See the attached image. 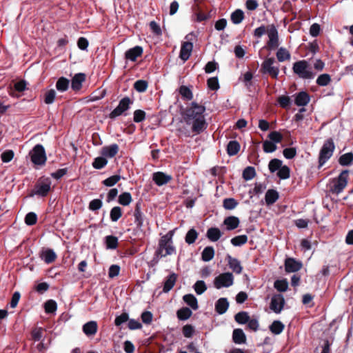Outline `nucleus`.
Masks as SVG:
<instances>
[{
	"label": "nucleus",
	"instance_id": "f257e3e1",
	"mask_svg": "<svg viewBox=\"0 0 353 353\" xmlns=\"http://www.w3.org/2000/svg\"><path fill=\"white\" fill-rule=\"evenodd\" d=\"M205 108L196 102H192L182 113L183 118L188 125L192 126V132L194 134H200L207 128L204 112Z\"/></svg>",
	"mask_w": 353,
	"mask_h": 353
},
{
	"label": "nucleus",
	"instance_id": "f03ea898",
	"mask_svg": "<svg viewBox=\"0 0 353 353\" xmlns=\"http://www.w3.org/2000/svg\"><path fill=\"white\" fill-rule=\"evenodd\" d=\"M174 230H170L166 234L161 237L159 241L158 248L155 252V256L158 258L165 257L176 254V248L173 244L172 238Z\"/></svg>",
	"mask_w": 353,
	"mask_h": 353
},
{
	"label": "nucleus",
	"instance_id": "7ed1b4c3",
	"mask_svg": "<svg viewBox=\"0 0 353 353\" xmlns=\"http://www.w3.org/2000/svg\"><path fill=\"white\" fill-rule=\"evenodd\" d=\"M292 70L294 73L303 79H312L316 74L312 72V67L305 60H301L294 63Z\"/></svg>",
	"mask_w": 353,
	"mask_h": 353
},
{
	"label": "nucleus",
	"instance_id": "20e7f679",
	"mask_svg": "<svg viewBox=\"0 0 353 353\" xmlns=\"http://www.w3.org/2000/svg\"><path fill=\"white\" fill-rule=\"evenodd\" d=\"M335 145L332 138L327 139L321 147L319 155V165L321 168L333 155Z\"/></svg>",
	"mask_w": 353,
	"mask_h": 353
},
{
	"label": "nucleus",
	"instance_id": "39448f33",
	"mask_svg": "<svg viewBox=\"0 0 353 353\" xmlns=\"http://www.w3.org/2000/svg\"><path fill=\"white\" fill-rule=\"evenodd\" d=\"M133 104V100L128 97H125L121 99L118 105L109 114L108 117L110 119H115L117 117L121 115H127L126 111H128L131 105Z\"/></svg>",
	"mask_w": 353,
	"mask_h": 353
},
{
	"label": "nucleus",
	"instance_id": "423d86ee",
	"mask_svg": "<svg viewBox=\"0 0 353 353\" xmlns=\"http://www.w3.org/2000/svg\"><path fill=\"white\" fill-rule=\"evenodd\" d=\"M275 62L274 57L265 58L261 63L260 72L262 74H269L272 79H276L279 74V68L274 65Z\"/></svg>",
	"mask_w": 353,
	"mask_h": 353
},
{
	"label": "nucleus",
	"instance_id": "0eeeda50",
	"mask_svg": "<svg viewBox=\"0 0 353 353\" xmlns=\"http://www.w3.org/2000/svg\"><path fill=\"white\" fill-rule=\"evenodd\" d=\"M51 180L48 177H40L34 185L31 196H46L51 189Z\"/></svg>",
	"mask_w": 353,
	"mask_h": 353
},
{
	"label": "nucleus",
	"instance_id": "6e6552de",
	"mask_svg": "<svg viewBox=\"0 0 353 353\" xmlns=\"http://www.w3.org/2000/svg\"><path fill=\"white\" fill-rule=\"evenodd\" d=\"M348 175L349 170H343L337 178L332 180L333 185L331 187L330 191L336 194L342 192L347 185Z\"/></svg>",
	"mask_w": 353,
	"mask_h": 353
},
{
	"label": "nucleus",
	"instance_id": "1a4fd4ad",
	"mask_svg": "<svg viewBox=\"0 0 353 353\" xmlns=\"http://www.w3.org/2000/svg\"><path fill=\"white\" fill-rule=\"evenodd\" d=\"M31 161L37 165H45L47 157L43 146L41 144H37L29 153Z\"/></svg>",
	"mask_w": 353,
	"mask_h": 353
},
{
	"label": "nucleus",
	"instance_id": "9d476101",
	"mask_svg": "<svg viewBox=\"0 0 353 353\" xmlns=\"http://www.w3.org/2000/svg\"><path fill=\"white\" fill-rule=\"evenodd\" d=\"M234 276L231 272L221 273L214 280V285L216 289L228 288L233 285Z\"/></svg>",
	"mask_w": 353,
	"mask_h": 353
},
{
	"label": "nucleus",
	"instance_id": "9b49d317",
	"mask_svg": "<svg viewBox=\"0 0 353 353\" xmlns=\"http://www.w3.org/2000/svg\"><path fill=\"white\" fill-rule=\"evenodd\" d=\"M268 36L269 40L266 43V48L270 50L276 49L279 46V41L278 31L274 25L268 26Z\"/></svg>",
	"mask_w": 353,
	"mask_h": 353
},
{
	"label": "nucleus",
	"instance_id": "f8f14e48",
	"mask_svg": "<svg viewBox=\"0 0 353 353\" xmlns=\"http://www.w3.org/2000/svg\"><path fill=\"white\" fill-rule=\"evenodd\" d=\"M285 305V299L282 294L273 295L270 304V308L276 314H279Z\"/></svg>",
	"mask_w": 353,
	"mask_h": 353
},
{
	"label": "nucleus",
	"instance_id": "ddd939ff",
	"mask_svg": "<svg viewBox=\"0 0 353 353\" xmlns=\"http://www.w3.org/2000/svg\"><path fill=\"white\" fill-rule=\"evenodd\" d=\"M142 202L138 201L134 207L133 216L134 217V223L138 229H141L143 225L145 215L141 210Z\"/></svg>",
	"mask_w": 353,
	"mask_h": 353
},
{
	"label": "nucleus",
	"instance_id": "4468645a",
	"mask_svg": "<svg viewBox=\"0 0 353 353\" xmlns=\"http://www.w3.org/2000/svg\"><path fill=\"white\" fill-rule=\"evenodd\" d=\"M152 180L158 186H162L170 183L172 176L163 172H156L152 174Z\"/></svg>",
	"mask_w": 353,
	"mask_h": 353
},
{
	"label": "nucleus",
	"instance_id": "2eb2a0df",
	"mask_svg": "<svg viewBox=\"0 0 353 353\" xmlns=\"http://www.w3.org/2000/svg\"><path fill=\"white\" fill-rule=\"evenodd\" d=\"M86 74L83 72L77 73L71 80V88L74 92H78L82 88V84L85 81Z\"/></svg>",
	"mask_w": 353,
	"mask_h": 353
},
{
	"label": "nucleus",
	"instance_id": "dca6fc26",
	"mask_svg": "<svg viewBox=\"0 0 353 353\" xmlns=\"http://www.w3.org/2000/svg\"><path fill=\"white\" fill-rule=\"evenodd\" d=\"M285 270L286 272H296L300 270L303 266L301 261L294 258H287L285 260Z\"/></svg>",
	"mask_w": 353,
	"mask_h": 353
},
{
	"label": "nucleus",
	"instance_id": "f3484780",
	"mask_svg": "<svg viewBox=\"0 0 353 353\" xmlns=\"http://www.w3.org/2000/svg\"><path fill=\"white\" fill-rule=\"evenodd\" d=\"M193 49V44L190 41H184L181 44L179 53V58L183 61H186L190 57Z\"/></svg>",
	"mask_w": 353,
	"mask_h": 353
},
{
	"label": "nucleus",
	"instance_id": "a211bd4d",
	"mask_svg": "<svg viewBox=\"0 0 353 353\" xmlns=\"http://www.w3.org/2000/svg\"><path fill=\"white\" fill-rule=\"evenodd\" d=\"M119 150V147L117 143L104 146L101 148V154L106 159L107 158L114 157Z\"/></svg>",
	"mask_w": 353,
	"mask_h": 353
},
{
	"label": "nucleus",
	"instance_id": "6ab92c4d",
	"mask_svg": "<svg viewBox=\"0 0 353 353\" xmlns=\"http://www.w3.org/2000/svg\"><path fill=\"white\" fill-rule=\"evenodd\" d=\"M225 259L228 261L229 268L234 273L239 274L242 272L243 267L241 265V262L237 259L231 256L230 254H228Z\"/></svg>",
	"mask_w": 353,
	"mask_h": 353
},
{
	"label": "nucleus",
	"instance_id": "aec40b11",
	"mask_svg": "<svg viewBox=\"0 0 353 353\" xmlns=\"http://www.w3.org/2000/svg\"><path fill=\"white\" fill-rule=\"evenodd\" d=\"M143 51L141 46H137L125 52V58L128 60L135 61L138 57L142 55Z\"/></svg>",
	"mask_w": 353,
	"mask_h": 353
},
{
	"label": "nucleus",
	"instance_id": "412c9836",
	"mask_svg": "<svg viewBox=\"0 0 353 353\" xmlns=\"http://www.w3.org/2000/svg\"><path fill=\"white\" fill-rule=\"evenodd\" d=\"M40 257L46 263L50 264L57 259V256L53 250L48 248L41 252Z\"/></svg>",
	"mask_w": 353,
	"mask_h": 353
},
{
	"label": "nucleus",
	"instance_id": "4be33fe9",
	"mask_svg": "<svg viewBox=\"0 0 353 353\" xmlns=\"http://www.w3.org/2000/svg\"><path fill=\"white\" fill-rule=\"evenodd\" d=\"M82 330L86 336H94L97 332L98 324L95 321H88L83 325Z\"/></svg>",
	"mask_w": 353,
	"mask_h": 353
},
{
	"label": "nucleus",
	"instance_id": "5701e85b",
	"mask_svg": "<svg viewBox=\"0 0 353 353\" xmlns=\"http://www.w3.org/2000/svg\"><path fill=\"white\" fill-rule=\"evenodd\" d=\"M310 101V94L307 92L302 91L296 94L294 103L297 106H305L309 103Z\"/></svg>",
	"mask_w": 353,
	"mask_h": 353
},
{
	"label": "nucleus",
	"instance_id": "b1692460",
	"mask_svg": "<svg viewBox=\"0 0 353 353\" xmlns=\"http://www.w3.org/2000/svg\"><path fill=\"white\" fill-rule=\"evenodd\" d=\"M177 279V275L175 273L170 274L168 276L165 278V281L163 287V292L165 293H168L170 292L172 288L174 287Z\"/></svg>",
	"mask_w": 353,
	"mask_h": 353
},
{
	"label": "nucleus",
	"instance_id": "393cba45",
	"mask_svg": "<svg viewBox=\"0 0 353 353\" xmlns=\"http://www.w3.org/2000/svg\"><path fill=\"white\" fill-rule=\"evenodd\" d=\"M229 307V302L226 298H220L215 303V311L223 314L226 312Z\"/></svg>",
	"mask_w": 353,
	"mask_h": 353
},
{
	"label": "nucleus",
	"instance_id": "a878e982",
	"mask_svg": "<svg viewBox=\"0 0 353 353\" xmlns=\"http://www.w3.org/2000/svg\"><path fill=\"white\" fill-rule=\"evenodd\" d=\"M223 223L226 225L228 230H233L239 227L240 221L238 217L230 216L224 219Z\"/></svg>",
	"mask_w": 353,
	"mask_h": 353
},
{
	"label": "nucleus",
	"instance_id": "bb28decb",
	"mask_svg": "<svg viewBox=\"0 0 353 353\" xmlns=\"http://www.w3.org/2000/svg\"><path fill=\"white\" fill-rule=\"evenodd\" d=\"M232 340L236 344H243L246 342V336L243 330L236 328L233 330Z\"/></svg>",
	"mask_w": 353,
	"mask_h": 353
},
{
	"label": "nucleus",
	"instance_id": "cd10ccee",
	"mask_svg": "<svg viewBox=\"0 0 353 353\" xmlns=\"http://www.w3.org/2000/svg\"><path fill=\"white\" fill-rule=\"evenodd\" d=\"M221 236L222 232L218 228L212 227L207 230L206 236L210 241L216 242Z\"/></svg>",
	"mask_w": 353,
	"mask_h": 353
},
{
	"label": "nucleus",
	"instance_id": "c85d7f7f",
	"mask_svg": "<svg viewBox=\"0 0 353 353\" xmlns=\"http://www.w3.org/2000/svg\"><path fill=\"white\" fill-rule=\"evenodd\" d=\"M339 163L342 166H350L353 164V152H350L342 154L338 159Z\"/></svg>",
	"mask_w": 353,
	"mask_h": 353
},
{
	"label": "nucleus",
	"instance_id": "c756f323",
	"mask_svg": "<svg viewBox=\"0 0 353 353\" xmlns=\"http://www.w3.org/2000/svg\"><path fill=\"white\" fill-rule=\"evenodd\" d=\"M69 85L70 80L64 77L59 78L55 85L56 89L61 92L67 91L69 88Z\"/></svg>",
	"mask_w": 353,
	"mask_h": 353
},
{
	"label": "nucleus",
	"instance_id": "7c9ffc66",
	"mask_svg": "<svg viewBox=\"0 0 353 353\" xmlns=\"http://www.w3.org/2000/svg\"><path fill=\"white\" fill-rule=\"evenodd\" d=\"M241 148L239 143L236 141H230L227 145V153L229 156L238 154Z\"/></svg>",
	"mask_w": 353,
	"mask_h": 353
},
{
	"label": "nucleus",
	"instance_id": "2f4dec72",
	"mask_svg": "<svg viewBox=\"0 0 353 353\" xmlns=\"http://www.w3.org/2000/svg\"><path fill=\"white\" fill-rule=\"evenodd\" d=\"M279 196V193L276 190L273 189L268 190L265 196V202L268 205H272L278 200Z\"/></svg>",
	"mask_w": 353,
	"mask_h": 353
},
{
	"label": "nucleus",
	"instance_id": "473e14b6",
	"mask_svg": "<svg viewBox=\"0 0 353 353\" xmlns=\"http://www.w3.org/2000/svg\"><path fill=\"white\" fill-rule=\"evenodd\" d=\"M183 300L192 309L196 310L199 308L198 301L196 298L192 294H188L183 296Z\"/></svg>",
	"mask_w": 353,
	"mask_h": 353
},
{
	"label": "nucleus",
	"instance_id": "72a5a7b5",
	"mask_svg": "<svg viewBox=\"0 0 353 353\" xmlns=\"http://www.w3.org/2000/svg\"><path fill=\"white\" fill-rule=\"evenodd\" d=\"M215 254L214 249L212 246L205 247L201 253V259L203 261L208 262L211 261Z\"/></svg>",
	"mask_w": 353,
	"mask_h": 353
},
{
	"label": "nucleus",
	"instance_id": "f704fd0d",
	"mask_svg": "<svg viewBox=\"0 0 353 353\" xmlns=\"http://www.w3.org/2000/svg\"><path fill=\"white\" fill-rule=\"evenodd\" d=\"M105 244L107 249L115 250L119 245L118 238L113 235L106 236L105 237Z\"/></svg>",
	"mask_w": 353,
	"mask_h": 353
},
{
	"label": "nucleus",
	"instance_id": "c9c22d12",
	"mask_svg": "<svg viewBox=\"0 0 353 353\" xmlns=\"http://www.w3.org/2000/svg\"><path fill=\"white\" fill-rule=\"evenodd\" d=\"M192 314V310L187 307H181L176 312V316L180 321H185L188 319Z\"/></svg>",
	"mask_w": 353,
	"mask_h": 353
},
{
	"label": "nucleus",
	"instance_id": "e433bc0d",
	"mask_svg": "<svg viewBox=\"0 0 353 353\" xmlns=\"http://www.w3.org/2000/svg\"><path fill=\"white\" fill-rule=\"evenodd\" d=\"M270 330L274 334H280L284 330L285 325L280 321H274L269 327Z\"/></svg>",
	"mask_w": 353,
	"mask_h": 353
},
{
	"label": "nucleus",
	"instance_id": "4c0bfd02",
	"mask_svg": "<svg viewBox=\"0 0 353 353\" xmlns=\"http://www.w3.org/2000/svg\"><path fill=\"white\" fill-rule=\"evenodd\" d=\"M244 12L240 9H237L235 11H234L230 16L231 21L234 24L241 23L242 21L244 19Z\"/></svg>",
	"mask_w": 353,
	"mask_h": 353
},
{
	"label": "nucleus",
	"instance_id": "58836bf2",
	"mask_svg": "<svg viewBox=\"0 0 353 353\" xmlns=\"http://www.w3.org/2000/svg\"><path fill=\"white\" fill-rule=\"evenodd\" d=\"M132 201V197L130 192H125L121 193L118 198V202L120 205L127 206Z\"/></svg>",
	"mask_w": 353,
	"mask_h": 353
},
{
	"label": "nucleus",
	"instance_id": "ea45409f",
	"mask_svg": "<svg viewBox=\"0 0 353 353\" xmlns=\"http://www.w3.org/2000/svg\"><path fill=\"white\" fill-rule=\"evenodd\" d=\"M123 215V211L121 207L114 206L110 212V218L112 221L117 222Z\"/></svg>",
	"mask_w": 353,
	"mask_h": 353
},
{
	"label": "nucleus",
	"instance_id": "a19ab883",
	"mask_svg": "<svg viewBox=\"0 0 353 353\" xmlns=\"http://www.w3.org/2000/svg\"><path fill=\"white\" fill-rule=\"evenodd\" d=\"M290 53L285 48L281 47L276 52V58L280 62L290 60Z\"/></svg>",
	"mask_w": 353,
	"mask_h": 353
},
{
	"label": "nucleus",
	"instance_id": "79ce46f5",
	"mask_svg": "<svg viewBox=\"0 0 353 353\" xmlns=\"http://www.w3.org/2000/svg\"><path fill=\"white\" fill-rule=\"evenodd\" d=\"M108 164V160L103 157L95 158L92 163L94 168L100 170L103 168Z\"/></svg>",
	"mask_w": 353,
	"mask_h": 353
},
{
	"label": "nucleus",
	"instance_id": "37998d69",
	"mask_svg": "<svg viewBox=\"0 0 353 353\" xmlns=\"http://www.w3.org/2000/svg\"><path fill=\"white\" fill-rule=\"evenodd\" d=\"M197 237H198V232H196V230L194 228H191L186 233V235L185 237V241L188 244L190 245L195 242Z\"/></svg>",
	"mask_w": 353,
	"mask_h": 353
},
{
	"label": "nucleus",
	"instance_id": "c03bdc74",
	"mask_svg": "<svg viewBox=\"0 0 353 353\" xmlns=\"http://www.w3.org/2000/svg\"><path fill=\"white\" fill-rule=\"evenodd\" d=\"M256 171L254 167L248 166L243 171L242 176L244 180L249 181L252 179L256 176Z\"/></svg>",
	"mask_w": 353,
	"mask_h": 353
},
{
	"label": "nucleus",
	"instance_id": "a18cd8bd",
	"mask_svg": "<svg viewBox=\"0 0 353 353\" xmlns=\"http://www.w3.org/2000/svg\"><path fill=\"white\" fill-rule=\"evenodd\" d=\"M121 179L119 174L112 175L102 181V184L107 187H112L117 184Z\"/></svg>",
	"mask_w": 353,
	"mask_h": 353
},
{
	"label": "nucleus",
	"instance_id": "49530a36",
	"mask_svg": "<svg viewBox=\"0 0 353 353\" xmlns=\"http://www.w3.org/2000/svg\"><path fill=\"white\" fill-rule=\"evenodd\" d=\"M250 316L247 312H239L234 316L235 321L239 324H245L249 321Z\"/></svg>",
	"mask_w": 353,
	"mask_h": 353
},
{
	"label": "nucleus",
	"instance_id": "de8ad7c7",
	"mask_svg": "<svg viewBox=\"0 0 353 353\" xmlns=\"http://www.w3.org/2000/svg\"><path fill=\"white\" fill-rule=\"evenodd\" d=\"M45 312L48 314H52L57 311V304L55 301L52 299L48 300L44 303Z\"/></svg>",
	"mask_w": 353,
	"mask_h": 353
},
{
	"label": "nucleus",
	"instance_id": "09e8293b",
	"mask_svg": "<svg viewBox=\"0 0 353 353\" xmlns=\"http://www.w3.org/2000/svg\"><path fill=\"white\" fill-rule=\"evenodd\" d=\"M248 241V236L245 234L239 235L233 237L230 242L234 246H241Z\"/></svg>",
	"mask_w": 353,
	"mask_h": 353
},
{
	"label": "nucleus",
	"instance_id": "8fccbe9b",
	"mask_svg": "<svg viewBox=\"0 0 353 353\" xmlns=\"http://www.w3.org/2000/svg\"><path fill=\"white\" fill-rule=\"evenodd\" d=\"M283 162L281 160L278 159H272L268 164V168L270 172L273 173L279 170L283 166Z\"/></svg>",
	"mask_w": 353,
	"mask_h": 353
},
{
	"label": "nucleus",
	"instance_id": "3c124183",
	"mask_svg": "<svg viewBox=\"0 0 353 353\" xmlns=\"http://www.w3.org/2000/svg\"><path fill=\"white\" fill-rule=\"evenodd\" d=\"M148 87V83L145 80H137L134 83V88L139 92H144Z\"/></svg>",
	"mask_w": 353,
	"mask_h": 353
},
{
	"label": "nucleus",
	"instance_id": "603ef678",
	"mask_svg": "<svg viewBox=\"0 0 353 353\" xmlns=\"http://www.w3.org/2000/svg\"><path fill=\"white\" fill-rule=\"evenodd\" d=\"M316 84L320 86H326L331 82V77L328 74H322L316 79Z\"/></svg>",
	"mask_w": 353,
	"mask_h": 353
},
{
	"label": "nucleus",
	"instance_id": "864d4df0",
	"mask_svg": "<svg viewBox=\"0 0 353 353\" xmlns=\"http://www.w3.org/2000/svg\"><path fill=\"white\" fill-rule=\"evenodd\" d=\"M274 288L280 292H285L288 288V282L286 279L276 280L274 283Z\"/></svg>",
	"mask_w": 353,
	"mask_h": 353
},
{
	"label": "nucleus",
	"instance_id": "5fc2aeb1",
	"mask_svg": "<svg viewBox=\"0 0 353 353\" xmlns=\"http://www.w3.org/2000/svg\"><path fill=\"white\" fill-rule=\"evenodd\" d=\"M277 176L280 179H287L290 176V169L287 165H283L278 171Z\"/></svg>",
	"mask_w": 353,
	"mask_h": 353
},
{
	"label": "nucleus",
	"instance_id": "6e6d98bb",
	"mask_svg": "<svg viewBox=\"0 0 353 353\" xmlns=\"http://www.w3.org/2000/svg\"><path fill=\"white\" fill-rule=\"evenodd\" d=\"M179 93L184 99L187 100H192L193 94L191 90L185 85H181L179 88Z\"/></svg>",
	"mask_w": 353,
	"mask_h": 353
},
{
	"label": "nucleus",
	"instance_id": "4d7b16f0",
	"mask_svg": "<svg viewBox=\"0 0 353 353\" xmlns=\"http://www.w3.org/2000/svg\"><path fill=\"white\" fill-rule=\"evenodd\" d=\"M238 205V202L233 198H227L223 200V206L226 210H233Z\"/></svg>",
	"mask_w": 353,
	"mask_h": 353
},
{
	"label": "nucleus",
	"instance_id": "13d9d810",
	"mask_svg": "<svg viewBox=\"0 0 353 353\" xmlns=\"http://www.w3.org/2000/svg\"><path fill=\"white\" fill-rule=\"evenodd\" d=\"M56 97V92L54 90L51 89L48 90L44 95V103L46 104H51L54 101Z\"/></svg>",
	"mask_w": 353,
	"mask_h": 353
},
{
	"label": "nucleus",
	"instance_id": "bf43d9fd",
	"mask_svg": "<svg viewBox=\"0 0 353 353\" xmlns=\"http://www.w3.org/2000/svg\"><path fill=\"white\" fill-rule=\"evenodd\" d=\"M279 105L283 108H289L291 104L290 98L288 96L282 95L277 99Z\"/></svg>",
	"mask_w": 353,
	"mask_h": 353
},
{
	"label": "nucleus",
	"instance_id": "052dcab7",
	"mask_svg": "<svg viewBox=\"0 0 353 353\" xmlns=\"http://www.w3.org/2000/svg\"><path fill=\"white\" fill-rule=\"evenodd\" d=\"M276 148V144L271 141L266 140L263 143V151L266 153L273 152Z\"/></svg>",
	"mask_w": 353,
	"mask_h": 353
},
{
	"label": "nucleus",
	"instance_id": "680f3d73",
	"mask_svg": "<svg viewBox=\"0 0 353 353\" xmlns=\"http://www.w3.org/2000/svg\"><path fill=\"white\" fill-rule=\"evenodd\" d=\"M37 215L34 212H28L25 216V223L28 225H33L37 223Z\"/></svg>",
	"mask_w": 353,
	"mask_h": 353
},
{
	"label": "nucleus",
	"instance_id": "e2e57ef3",
	"mask_svg": "<svg viewBox=\"0 0 353 353\" xmlns=\"http://www.w3.org/2000/svg\"><path fill=\"white\" fill-rule=\"evenodd\" d=\"M208 87L211 90H217L219 88V79L216 77L209 78L207 81Z\"/></svg>",
	"mask_w": 353,
	"mask_h": 353
},
{
	"label": "nucleus",
	"instance_id": "0e129e2a",
	"mask_svg": "<svg viewBox=\"0 0 353 353\" xmlns=\"http://www.w3.org/2000/svg\"><path fill=\"white\" fill-rule=\"evenodd\" d=\"M259 155L257 152L256 148H252V151L250 152V154L248 155V161L250 163L258 165L260 162V160L259 159Z\"/></svg>",
	"mask_w": 353,
	"mask_h": 353
},
{
	"label": "nucleus",
	"instance_id": "69168bd1",
	"mask_svg": "<svg viewBox=\"0 0 353 353\" xmlns=\"http://www.w3.org/2000/svg\"><path fill=\"white\" fill-rule=\"evenodd\" d=\"M194 288L196 293L200 295L207 290V286L203 281H197L194 285Z\"/></svg>",
	"mask_w": 353,
	"mask_h": 353
},
{
	"label": "nucleus",
	"instance_id": "338daca9",
	"mask_svg": "<svg viewBox=\"0 0 353 353\" xmlns=\"http://www.w3.org/2000/svg\"><path fill=\"white\" fill-rule=\"evenodd\" d=\"M268 138L274 143H281L283 140V135L277 131H272L268 134Z\"/></svg>",
	"mask_w": 353,
	"mask_h": 353
},
{
	"label": "nucleus",
	"instance_id": "774afa93",
	"mask_svg": "<svg viewBox=\"0 0 353 353\" xmlns=\"http://www.w3.org/2000/svg\"><path fill=\"white\" fill-rule=\"evenodd\" d=\"M146 114L142 110H136L134 112L133 120L135 123L142 122L145 119Z\"/></svg>",
	"mask_w": 353,
	"mask_h": 353
}]
</instances>
